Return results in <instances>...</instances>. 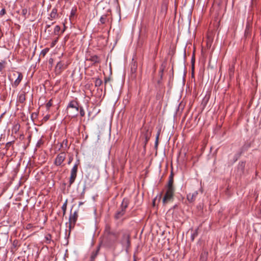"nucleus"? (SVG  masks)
Wrapping results in <instances>:
<instances>
[{
    "label": "nucleus",
    "mask_w": 261,
    "mask_h": 261,
    "mask_svg": "<svg viewBox=\"0 0 261 261\" xmlns=\"http://www.w3.org/2000/svg\"><path fill=\"white\" fill-rule=\"evenodd\" d=\"M49 50V49L48 48H45L43 49V50H41L40 56L44 57L46 55V54L48 53Z\"/></svg>",
    "instance_id": "obj_30"
},
{
    "label": "nucleus",
    "mask_w": 261,
    "mask_h": 261,
    "mask_svg": "<svg viewBox=\"0 0 261 261\" xmlns=\"http://www.w3.org/2000/svg\"><path fill=\"white\" fill-rule=\"evenodd\" d=\"M4 114H2L1 116H0V122H1L2 121V118H3V115H4Z\"/></svg>",
    "instance_id": "obj_50"
},
{
    "label": "nucleus",
    "mask_w": 261,
    "mask_h": 261,
    "mask_svg": "<svg viewBox=\"0 0 261 261\" xmlns=\"http://www.w3.org/2000/svg\"><path fill=\"white\" fill-rule=\"evenodd\" d=\"M191 63H192V75H193V74H194V63H195V56H194V54H193V57L192 58Z\"/></svg>",
    "instance_id": "obj_34"
},
{
    "label": "nucleus",
    "mask_w": 261,
    "mask_h": 261,
    "mask_svg": "<svg viewBox=\"0 0 261 261\" xmlns=\"http://www.w3.org/2000/svg\"><path fill=\"white\" fill-rule=\"evenodd\" d=\"M129 203V200L127 198L122 200L120 208L116 212L114 218L115 220H119L125 214L126 210Z\"/></svg>",
    "instance_id": "obj_2"
},
{
    "label": "nucleus",
    "mask_w": 261,
    "mask_h": 261,
    "mask_svg": "<svg viewBox=\"0 0 261 261\" xmlns=\"http://www.w3.org/2000/svg\"><path fill=\"white\" fill-rule=\"evenodd\" d=\"M107 21H108V19H107V15H102L100 18V22L101 24H105L106 23Z\"/></svg>",
    "instance_id": "obj_26"
},
{
    "label": "nucleus",
    "mask_w": 261,
    "mask_h": 261,
    "mask_svg": "<svg viewBox=\"0 0 261 261\" xmlns=\"http://www.w3.org/2000/svg\"><path fill=\"white\" fill-rule=\"evenodd\" d=\"M158 145H159V142H155V143H154V148H155V149H157L158 146Z\"/></svg>",
    "instance_id": "obj_49"
},
{
    "label": "nucleus",
    "mask_w": 261,
    "mask_h": 261,
    "mask_svg": "<svg viewBox=\"0 0 261 261\" xmlns=\"http://www.w3.org/2000/svg\"><path fill=\"white\" fill-rule=\"evenodd\" d=\"M173 176L174 174L172 171L169 177L168 182L166 186V189L175 190V188L173 186Z\"/></svg>",
    "instance_id": "obj_12"
},
{
    "label": "nucleus",
    "mask_w": 261,
    "mask_h": 261,
    "mask_svg": "<svg viewBox=\"0 0 261 261\" xmlns=\"http://www.w3.org/2000/svg\"><path fill=\"white\" fill-rule=\"evenodd\" d=\"M120 243L125 248L126 252L130 246V235L127 232H124L120 240Z\"/></svg>",
    "instance_id": "obj_5"
},
{
    "label": "nucleus",
    "mask_w": 261,
    "mask_h": 261,
    "mask_svg": "<svg viewBox=\"0 0 261 261\" xmlns=\"http://www.w3.org/2000/svg\"><path fill=\"white\" fill-rule=\"evenodd\" d=\"M110 77H105L104 81H105V91H106V84L109 82L110 81Z\"/></svg>",
    "instance_id": "obj_38"
},
{
    "label": "nucleus",
    "mask_w": 261,
    "mask_h": 261,
    "mask_svg": "<svg viewBox=\"0 0 261 261\" xmlns=\"http://www.w3.org/2000/svg\"><path fill=\"white\" fill-rule=\"evenodd\" d=\"M198 236V229L195 230L194 232L191 234V238L192 241H194V239Z\"/></svg>",
    "instance_id": "obj_33"
},
{
    "label": "nucleus",
    "mask_w": 261,
    "mask_h": 261,
    "mask_svg": "<svg viewBox=\"0 0 261 261\" xmlns=\"http://www.w3.org/2000/svg\"><path fill=\"white\" fill-rule=\"evenodd\" d=\"M163 71H164L163 69H160V76H161V79L162 78V76H163Z\"/></svg>",
    "instance_id": "obj_47"
},
{
    "label": "nucleus",
    "mask_w": 261,
    "mask_h": 261,
    "mask_svg": "<svg viewBox=\"0 0 261 261\" xmlns=\"http://www.w3.org/2000/svg\"><path fill=\"white\" fill-rule=\"evenodd\" d=\"M211 96V94L210 93H206L205 95V96L203 97L202 102H201V106H202L203 109H204L206 106L207 105L210 98Z\"/></svg>",
    "instance_id": "obj_19"
},
{
    "label": "nucleus",
    "mask_w": 261,
    "mask_h": 261,
    "mask_svg": "<svg viewBox=\"0 0 261 261\" xmlns=\"http://www.w3.org/2000/svg\"><path fill=\"white\" fill-rule=\"evenodd\" d=\"M198 193L197 191H195L193 193H189L187 194V198L190 202L194 201L198 195Z\"/></svg>",
    "instance_id": "obj_17"
},
{
    "label": "nucleus",
    "mask_w": 261,
    "mask_h": 261,
    "mask_svg": "<svg viewBox=\"0 0 261 261\" xmlns=\"http://www.w3.org/2000/svg\"><path fill=\"white\" fill-rule=\"evenodd\" d=\"M26 92L22 91L18 96V101L21 103H23L26 100L25 97Z\"/></svg>",
    "instance_id": "obj_20"
},
{
    "label": "nucleus",
    "mask_w": 261,
    "mask_h": 261,
    "mask_svg": "<svg viewBox=\"0 0 261 261\" xmlns=\"http://www.w3.org/2000/svg\"><path fill=\"white\" fill-rule=\"evenodd\" d=\"M67 145H68V140L67 139H65L63 141L62 143L61 144V147L63 148L64 146H65V147L67 148Z\"/></svg>",
    "instance_id": "obj_35"
},
{
    "label": "nucleus",
    "mask_w": 261,
    "mask_h": 261,
    "mask_svg": "<svg viewBox=\"0 0 261 261\" xmlns=\"http://www.w3.org/2000/svg\"><path fill=\"white\" fill-rule=\"evenodd\" d=\"M45 243L47 244H49L51 243V235L49 233H48L45 236Z\"/></svg>",
    "instance_id": "obj_23"
},
{
    "label": "nucleus",
    "mask_w": 261,
    "mask_h": 261,
    "mask_svg": "<svg viewBox=\"0 0 261 261\" xmlns=\"http://www.w3.org/2000/svg\"><path fill=\"white\" fill-rule=\"evenodd\" d=\"M43 144L42 140L41 139H40V140L38 141V142H37V144H36V147H39L40 146V145H41V144Z\"/></svg>",
    "instance_id": "obj_42"
},
{
    "label": "nucleus",
    "mask_w": 261,
    "mask_h": 261,
    "mask_svg": "<svg viewBox=\"0 0 261 261\" xmlns=\"http://www.w3.org/2000/svg\"><path fill=\"white\" fill-rule=\"evenodd\" d=\"M246 165V162L241 161L239 162V165L238 166V173L240 175H242L245 172V168Z\"/></svg>",
    "instance_id": "obj_14"
},
{
    "label": "nucleus",
    "mask_w": 261,
    "mask_h": 261,
    "mask_svg": "<svg viewBox=\"0 0 261 261\" xmlns=\"http://www.w3.org/2000/svg\"><path fill=\"white\" fill-rule=\"evenodd\" d=\"M21 15L24 19L28 18L30 15V13L28 12L27 9L23 8L21 11Z\"/></svg>",
    "instance_id": "obj_22"
},
{
    "label": "nucleus",
    "mask_w": 261,
    "mask_h": 261,
    "mask_svg": "<svg viewBox=\"0 0 261 261\" xmlns=\"http://www.w3.org/2000/svg\"><path fill=\"white\" fill-rule=\"evenodd\" d=\"M100 248V246L99 245L97 247L95 250L92 251L90 256V259L89 261H95V258L97 257L99 253Z\"/></svg>",
    "instance_id": "obj_18"
},
{
    "label": "nucleus",
    "mask_w": 261,
    "mask_h": 261,
    "mask_svg": "<svg viewBox=\"0 0 261 261\" xmlns=\"http://www.w3.org/2000/svg\"><path fill=\"white\" fill-rule=\"evenodd\" d=\"M58 16L59 15L58 14L57 9L55 8L52 9L51 12L48 17V19L50 20H53L54 19L57 18Z\"/></svg>",
    "instance_id": "obj_21"
},
{
    "label": "nucleus",
    "mask_w": 261,
    "mask_h": 261,
    "mask_svg": "<svg viewBox=\"0 0 261 261\" xmlns=\"http://www.w3.org/2000/svg\"><path fill=\"white\" fill-rule=\"evenodd\" d=\"M16 74H18L17 79L12 84L13 87L15 88L19 85L23 78V75L21 72H16V73H13V76H16Z\"/></svg>",
    "instance_id": "obj_13"
},
{
    "label": "nucleus",
    "mask_w": 261,
    "mask_h": 261,
    "mask_svg": "<svg viewBox=\"0 0 261 261\" xmlns=\"http://www.w3.org/2000/svg\"><path fill=\"white\" fill-rule=\"evenodd\" d=\"M176 206H177V205H175L174 206L173 208H175Z\"/></svg>",
    "instance_id": "obj_52"
},
{
    "label": "nucleus",
    "mask_w": 261,
    "mask_h": 261,
    "mask_svg": "<svg viewBox=\"0 0 261 261\" xmlns=\"http://www.w3.org/2000/svg\"><path fill=\"white\" fill-rule=\"evenodd\" d=\"M65 27L64 26V29L61 32V34L63 33L64 31H65Z\"/></svg>",
    "instance_id": "obj_51"
},
{
    "label": "nucleus",
    "mask_w": 261,
    "mask_h": 261,
    "mask_svg": "<svg viewBox=\"0 0 261 261\" xmlns=\"http://www.w3.org/2000/svg\"><path fill=\"white\" fill-rule=\"evenodd\" d=\"M80 106V103L78 101L77 98H75V99L70 101V102H69L67 106L66 111L67 112H68L69 109H75V112L71 111L70 113L71 114V116L72 117H75L78 115L77 112H79V108ZM68 113V112H67V113Z\"/></svg>",
    "instance_id": "obj_4"
},
{
    "label": "nucleus",
    "mask_w": 261,
    "mask_h": 261,
    "mask_svg": "<svg viewBox=\"0 0 261 261\" xmlns=\"http://www.w3.org/2000/svg\"><path fill=\"white\" fill-rule=\"evenodd\" d=\"M14 141L9 142L6 144V148L8 149L13 143Z\"/></svg>",
    "instance_id": "obj_39"
},
{
    "label": "nucleus",
    "mask_w": 261,
    "mask_h": 261,
    "mask_svg": "<svg viewBox=\"0 0 261 261\" xmlns=\"http://www.w3.org/2000/svg\"><path fill=\"white\" fill-rule=\"evenodd\" d=\"M20 246V243L19 241L16 239L14 240L12 242V246L11 247V252H12V253H14Z\"/></svg>",
    "instance_id": "obj_16"
},
{
    "label": "nucleus",
    "mask_w": 261,
    "mask_h": 261,
    "mask_svg": "<svg viewBox=\"0 0 261 261\" xmlns=\"http://www.w3.org/2000/svg\"><path fill=\"white\" fill-rule=\"evenodd\" d=\"M59 37H57L54 40H53L51 43V47H53L55 46V45L57 44V43L58 41Z\"/></svg>",
    "instance_id": "obj_37"
},
{
    "label": "nucleus",
    "mask_w": 261,
    "mask_h": 261,
    "mask_svg": "<svg viewBox=\"0 0 261 261\" xmlns=\"http://www.w3.org/2000/svg\"><path fill=\"white\" fill-rule=\"evenodd\" d=\"M20 128V125L19 124H16L12 128V131L14 132L15 134H16Z\"/></svg>",
    "instance_id": "obj_32"
},
{
    "label": "nucleus",
    "mask_w": 261,
    "mask_h": 261,
    "mask_svg": "<svg viewBox=\"0 0 261 261\" xmlns=\"http://www.w3.org/2000/svg\"><path fill=\"white\" fill-rule=\"evenodd\" d=\"M120 233L118 231L112 230L111 226L107 224L105 226V235L106 243L109 245H112L117 241Z\"/></svg>",
    "instance_id": "obj_1"
},
{
    "label": "nucleus",
    "mask_w": 261,
    "mask_h": 261,
    "mask_svg": "<svg viewBox=\"0 0 261 261\" xmlns=\"http://www.w3.org/2000/svg\"><path fill=\"white\" fill-rule=\"evenodd\" d=\"M87 60L93 62L94 64L99 63L101 61L100 57L96 55H90Z\"/></svg>",
    "instance_id": "obj_15"
},
{
    "label": "nucleus",
    "mask_w": 261,
    "mask_h": 261,
    "mask_svg": "<svg viewBox=\"0 0 261 261\" xmlns=\"http://www.w3.org/2000/svg\"><path fill=\"white\" fill-rule=\"evenodd\" d=\"M53 106V99H50L48 102H47L45 105V107L47 111H49L50 108Z\"/></svg>",
    "instance_id": "obj_29"
},
{
    "label": "nucleus",
    "mask_w": 261,
    "mask_h": 261,
    "mask_svg": "<svg viewBox=\"0 0 261 261\" xmlns=\"http://www.w3.org/2000/svg\"><path fill=\"white\" fill-rule=\"evenodd\" d=\"M50 118V115H46L44 117L43 120L45 122L47 121Z\"/></svg>",
    "instance_id": "obj_43"
},
{
    "label": "nucleus",
    "mask_w": 261,
    "mask_h": 261,
    "mask_svg": "<svg viewBox=\"0 0 261 261\" xmlns=\"http://www.w3.org/2000/svg\"><path fill=\"white\" fill-rule=\"evenodd\" d=\"M77 163L74 164V165L71 170L70 176L69 180V187H71V186L73 184L76 178L78 165L79 164V160L77 161Z\"/></svg>",
    "instance_id": "obj_6"
},
{
    "label": "nucleus",
    "mask_w": 261,
    "mask_h": 261,
    "mask_svg": "<svg viewBox=\"0 0 261 261\" xmlns=\"http://www.w3.org/2000/svg\"><path fill=\"white\" fill-rule=\"evenodd\" d=\"M151 135V130L147 126H144L141 129L140 138L143 140V148H146V145Z\"/></svg>",
    "instance_id": "obj_3"
},
{
    "label": "nucleus",
    "mask_w": 261,
    "mask_h": 261,
    "mask_svg": "<svg viewBox=\"0 0 261 261\" xmlns=\"http://www.w3.org/2000/svg\"><path fill=\"white\" fill-rule=\"evenodd\" d=\"M66 159V154L64 152H62L58 154L54 161V164L57 166H60Z\"/></svg>",
    "instance_id": "obj_10"
},
{
    "label": "nucleus",
    "mask_w": 261,
    "mask_h": 261,
    "mask_svg": "<svg viewBox=\"0 0 261 261\" xmlns=\"http://www.w3.org/2000/svg\"><path fill=\"white\" fill-rule=\"evenodd\" d=\"M66 68V66L64 63L59 61L55 67V71L56 75L60 74L62 71Z\"/></svg>",
    "instance_id": "obj_11"
},
{
    "label": "nucleus",
    "mask_w": 261,
    "mask_h": 261,
    "mask_svg": "<svg viewBox=\"0 0 261 261\" xmlns=\"http://www.w3.org/2000/svg\"><path fill=\"white\" fill-rule=\"evenodd\" d=\"M6 11L5 9L3 8L0 11V15L3 16L6 14Z\"/></svg>",
    "instance_id": "obj_41"
},
{
    "label": "nucleus",
    "mask_w": 261,
    "mask_h": 261,
    "mask_svg": "<svg viewBox=\"0 0 261 261\" xmlns=\"http://www.w3.org/2000/svg\"><path fill=\"white\" fill-rule=\"evenodd\" d=\"M250 147V145L249 144H245L233 156V163H235L241 156L243 153H244L245 151H246L248 148Z\"/></svg>",
    "instance_id": "obj_9"
},
{
    "label": "nucleus",
    "mask_w": 261,
    "mask_h": 261,
    "mask_svg": "<svg viewBox=\"0 0 261 261\" xmlns=\"http://www.w3.org/2000/svg\"><path fill=\"white\" fill-rule=\"evenodd\" d=\"M67 200H66L65 202L63 203L62 206V210L63 211V216H64L66 214V208H67Z\"/></svg>",
    "instance_id": "obj_28"
},
{
    "label": "nucleus",
    "mask_w": 261,
    "mask_h": 261,
    "mask_svg": "<svg viewBox=\"0 0 261 261\" xmlns=\"http://www.w3.org/2000/svg\"><path fill=\"white\" fill-rule=\"evenodd\" d=\"M72 160H73V158L72 156H70L69 158V161H68V164H70L71 163V162H72Z\"/></svg>",
    "instance_id": "obj_48"
},
{
    "label": "nucleus",
    "mask_w": 261,
    "mask_h": 261,
    "mask_svg": "<svg viewBox=\"0 0 261 261\" xmlns=\"http://www.w3.org/2000/svg\"><path fill=\"white\" fill-rule=\"evenodd\" d=\"M75 10H74L73 9H72L71 11V13H70V17H71V16H74V14H75Z\"/></svg>",
    "instance_id": "obj_46"
},
{
    "label": "nucleus",
    "mask_w": 261,
    "mask_h": 261,
    "mask_svg": "<svg viewBox=\"0 0 261 261\" xmlns=\"http://www.w3.org/2000/svg\"><path fill=\"white\" fill-rule=\"evenodd\" d=\"M167 6L166 5H163L162 6V11H165V13H166L167 11Z\"/></svg>",
    "instance_id": "obj_40"
},
{
    "label": "nucleus",
    "mask_w": 261,
    "mask_h": 261,
    "mask_svg": "<svg viewBox=\"0 0 261 261\" xmlns=\"http://www.w3.org/2000/svg\"><path fill=\"white\" fill-rule=\"evenodd\" d=\"M137 69V64L136 62H134L132 63L131 66V72L132 73L136 72Z\"/></svg>",
    "instance_id": "obj_27"
},
{
    "label": "nucleus",
    "mask_w": 261,
    "mask_h": 261,
    "mask_svg": "<svg viewBox=\"0 0 261 261\" xmlns=\"http://www.w3.org/2000/svg\"><path fill=\"white\" fill-rule=\"evenodd\" d=\"M54 24V22L51 23V24H46V26H45V32L46 31L47 29L49 28L51 26V24Z\"/></svg>",
    "instance_id": "obj_45"
},
{
    "label": "nucleus",
    "mask_w": 261,
    "mask_h": 261,
    "mask_svg": "<svg viewBox=\"0 0 261 261\" xmlns=\"http://www.w3.org/2000/svg\"><path fill=\"white\" fill-rule=\"evenodd\" d=\"M174 191L175 190L166 189L165 194L163 199L164 204H166L173 200Z\"/></svg>",
    "instance_id": "obj_7"
},
{
    "label": "nucleus",
    "mask_w": 261,
    "mask_h": 261,
    "mask_svg": "<svg viewBox=\"0 0 261 261\" xmlns=\"http://www.w3.org/2000/svg\"><path fill=\"white\" fill-rule=\"evenodd\" d=\"M5 61H2L0 62V71H2V70L5 67L6 64Z\"/></svg>",
    "instance_id": "obj_36"
},
{
    "label": "nucleus",
    "mask_w": 261,
    "mask_h": 261,
    "mask_svg": "<svg viewBox=\"0 0 261 261\" xmlns=\"http://www.w3.org/2000/svg\"><path fill=\"white\" fill-rule=\"evenodd\" d=\"M79 108V111H80V116L82 117L85 116V113L83 107L82 106H80Z\"/></svg>",
    "instance_id": "obj_31"
},
{
    "label": "nucleus",
    "mask_w": 261,
    "mask_h": 261,
    "mask_svg": "<svg viewBox=\"0 0 261 261\" xmlns=\"http://www.w3.org/2000/svg\"><path fill=\"white\" fill-rule=\"evenodd\" d=\"M95 86L99 87L102 84V81L99 77L95 78Z\"/></svg>",
    "instance_id": "obj_24"
},
{
    "label": "nucleus",
    "mask_w": 261,
    "mask_h": 261,
    "mask_svg": "<svg viewBox=\"0 0 261 261\" xmlns=\"http://www.w3.org/2000/svg\"><path fill=\"white\" fill-rule=\"evenodd\" d=\"M61 28L59 25H57L55 27L54 31V34L55 35H60Z\"/></svg>",
    "instance_id": "obj_25"
},
{
    "label": "nucleus",
    "mask_w": 261,
    "mask_h": 261,
    "mask_svg": "<svg viewBox=\"0 0 261 261\" xmlns=\"http://www.w3.org/2000/svg\"><path fill=\"white\" fill-rule=\"evenodd\" d=\"M78 218L77 211H75L73 214H70L69 218V228L71 229L73 228Z\"/></svg>",
    "instance_id": "obj_8"
},
{
    "label": "nucleus",
    "mask_w": 261,
    "mask_h": 261,
    "mask_svg": "<svg viewBox=\"0 0 261 261\" xmlns=\"http://www.w3.org/2000/svg\"><path fill=\"white\" fill-rule=\"evenodd\" d=\"M160 132H161L160 130H159L156 136V138H155V142H159V136H160Z\"/></svg>",
    "instance_id": "obj_44"
}]
</instances>
